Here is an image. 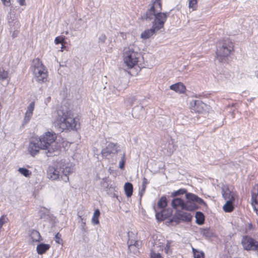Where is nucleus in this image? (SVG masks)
I'll list each match as a JSON object with an SVG mask.
<instances>
[{
    "instance_id": "42",
    "label": "nucleus",
    "mask_w": 258,
    "mask_h": 258,
    "mask_svg": "<svg viewBox=\"0 0 258 258\" xmlns=\"http://www.w3.org/2000/svg\"><path fill=\"white\" fill-rule=\"evenodd\" d=\"M55 238L56 239L55 241L56 243L60 244L62 241V239H61V235L59 233H57L55 235Z\"/></svg>"
},
{
    "instance_id": "11",
    "label": "nucleus",
    "mask_w": 258,
    "mask_h": 258,
    "mask_svg": "<svg viewBox=\"0 0 258 258\" xmlns=\"http://www.w3.org/2000/svg\"><path fill=\"white\" fill-rule=\"evenodd\" d=\"M119 151V146L117 144L109 143L106 148L102 149L101 154L103 157L108 158L112 155L117 154Z\"/></svg>"
},
{
    "instance_id": "36",
    "label": "nucleus",
    "mask_w": 258,
    "mask_h": 258,
    "mask_svg": "<svg viewBox=\"0 0 258 258\" xmlns=\"http://www.w3.org/2000/svg\"><path fill=\"white\" fill-rule=\"evenodd\" d=\"M35 104L34 102H32L28 106L27 111L26 112L30 113L33 114V112L34 109Z\"/></svg>"
},
{
    "instance_id": "53",
    "label": "nucleus",
    "mask_w": 258,
    "mask_h": 258,
    "mask_svg": "<svg viewBox=\"0 0 258 258\" xmlns=\"http://www.w3.org/2000/svg\"><path fill=\"white\" fill-rule=\"evenodd\" d=\"M257 77H258V74H257Z\"/></svg>"
},
{
    "instance_id": "13",
    "label": "nucleus",
    "mask_w": 258,
    "mask_h": 258,
    "mask_svg": "<svg viewBox=\"0 0 258 258\" xmlns=\"http://www.w3.org/2000/svg\"><path fill=\"white\" fill-rule=\"evenodd\" d=\"M206 105L201 100H195L191 102V111L198 113L202 112Z\"/></svg>"
},
{
    "instance_id": "18",
    "label": "nucleus",
    "mask_w": 258,
    "mask_h": 258,
    "mask_svg": "<svg viewBox=\"0 0 258 258\" xmlns=\"http://www.w3.org/2000/svg\"><path fill=\"white\" fill-rule=\"evenodd\" d=\"M158 31L154 26L152 25V27L149 29L145 30L141 33V37L143 39L149 38L151 36L155 34L156 32Z\"/></svg>"
},
{
    "instance_id": "7",
    "label": "nucleus",
    "mask_w": 258,
    "mask_h": 258,
    "mask_svg": "<svg viewBox=\"0 0 258 258\" xmlns=\"http://www.w3.org/2000/svg\"><path fill=\"white\" fill-rule=\"evenodd\" d=\"M150 8L147 11L143 18L146 20H151L154 19L158 11L162 10L161 0H152Z\"/></svg>"
},
{
    "instance_id": "30",
    "label": "nucleus",
    "mask_w": 258,
    "mask_h": 258,
    "mask_svg": "<svg viewBox=\"0 0 258 258\" xmlns=\"http://www.w3.org/2000/svg\"><path fill=\"white\" fill-rule=\"evenodd\" d=\"M186 189L184 188H180L178 190L172 192L171 196L173 198H175L177 196L186 194Z\"/></svg>"
},
{
    "instance_id": "5",
    "label": "nucleus",
    "mask_w": 258,
    "mask_h": 258,
    "mask_svg": "<svg viewBox=\"0 0 258 258\" xmlns=\"http://www.w3.org/2000/svg\"><path fill=\"white\" fill-rule=\"evenodd\" d=\"M140 54L135 51L131 46L126 47L123 51V60L130 68L134 67L138 62Z\"/></svg>"
},
{
    "instance_id": "19",
    "label": "nucleus",
    "mask_w": 258,
    "mask_h": 258,
    "mask_svg": "<svg viewBox=\"0 0 258 258\" xmlns=\"http://www.w3.org/2000/svg\"><path fill=\"white\" fill-rule=\"evenodd\" d=\"M170 89L180 93H184L185 91V87L181 83H177L171 85Z\"/></svg>"
},
{
    "instance_id": "50",
    "label": "nucleus",
    "mask_w": 258,
    "mask_h": 258,
    "mask_svg": "<svg viewBox=\"0 0 258 258\" xmlns=\"http://www.w3.org/2000/svg\"><path fill=\"white\" fill-rule=\"evenodd\" d=\"M192 250L194 255L196 254V252L199 253V252H200V251L198 250L197 249L194 248V247L192 248Z\"/></svg>"
},
{
    "instance_id": "29",
    "label": "nucleus",
    "mask_w": 258,
    "mask_h": 258,
    "mask_svg": "<svg viewBox=\"0 0 258 258\" xmlns=\"http://www.w3.org/2000/svg\"><path fill=\"white\" fill-rule=\"evenodd\" d=\"M8 76V72L4 70L2 68H0V81H3L6 80Z\"/></svg>"
},
{
    "instance_id": "17",
    "label": "nucleus",
    "mask_w": 258,
    "mask_h": 258,
    "mask_svg": "<svg viewBox=\"0 0 258 258\" xmlns=\"http://www.w3.org/2000/svg\"><path fill=\"white\" fill-rule=\"evenodd\" d=\"M222 196L224 199L227 201H234V194L227 187L222 188Z\"/></svg>"
},
{
    "instance_id": "46",
    "label": "nucleus",
    "mask_w": 258,
    "mask_h": 258,
    "mask_svg": "<svg viewBox=\"0 0 258 258\" xmlns=\"http://www.w3.org/2000/svg\"><path fill=\"white\" fill-rule=\"evenodd\" d=\"M78 215L79 217V218H80L81 222L83 224V225H85L86 224V219L84 217H83L82 215H80L79 212L78 213Z\"/></svg>"
},
{
    "instance_id": "28",
    "label": "nucleus",
    "mask_w": 258,
    "mask_h": 258,
    "mask_svg": "<svg viewBox=\"0 0 258 258\" xmlns=\"http://www.w3.org/2000/svg\"><path fill=\"white\" fill-rule=\"evenodd\" d=\"M18 171L22 175H23L24 176L26 177H30L32 173L30 171H29L28 169L25 168H19L18 169Z\"/></svg>"
},
{
    "instance_id": "26",
    "label": "nucleus",
    "mask_w": 258,
    "mask_h": 258,
    "mask_svg": "<svg viewBox=\"0 0 258 258\" xmlns=\"http://www.w3.org/2000/svg\"><path fill=\"white\" fill-rule=\"evenodd\" d=\"M100 215V212L99 209H96L95 210L93 217L92 218V223L95 224L97 225L99 223V221L98 220V218Z\"/></svg>"
},
{
    "instance_id": "21",
    "label": "nucleus",
    "mask_w": 258,
    "mask_h": 258,
    "mask_svg": "<svg viewBox=\"0 0 258 258\" xmlns=\"http://www.w3.org/2000/svg\"><path fill=\"white\" fill-rule=\"evenodd\" d=\"M124 189L127 197H131L133 195V185L130 182H126L124 184Z\"/></svg>"
},
{
    "instance_id": "44",
    "label": "nucleus",
    "mask_w": 258,
    "mask_h": 258,
    "mask_svg": "<svg viewBox=\"0 0 258 258\" xmlns=\"http://www.w3.org/2000/svg\"><path fill=\"white\" fill-rule=\"evenodd\" d=\"M204 252L202 251H200L198 254L194 255L195 258H204Z\"/></svg>"
},
{
    "instance_id": "12",
    "label": "nucleus",
    "mask_w": 258,
    "mask_h": 258,
    "mask_svg": "<svg viewBox=\"0 0 258 258\" xmlns=\"http://www.w3.org/2000/svg\"><path fill=\"white\" fill-rule=\"evenodd\" d=\"M40 150H42V148L38 141V139L35 138L31 139L28 147V153L32 156L34 157L39 153Z\"/></svg>"
},
{
    "instance_id": "1",
    "label": "nucleus",
    "mask_w": 258,
    "mask_h": 258,
    "mask_svg": "<svg viewBox=\"0 0 258 258\" xmlns=\"http://www.w3.org/2000/svg\"><path fill=\"white\" fill-rule=\"evenodd\" d=\"M57 116L54 125L59 132L66 130H77L78 122L73 116L71 111L66 106H61L57 110Z\"/></svg>"
},
{
    "instance_id": "6",
    "label": "nucleus",
    "mask_w": 258,
    "mask_h": 258,
    "mask_svg": "<svg viewBox=\"0 0 258 258\" xmlns=\"http://www.w3.org/2000/svg\"><path fill=\"white\" fill-rule=\"evenodd\" d=\"M233 49V45L230 42L219 43L216 51L217 59L220 62H224Z\"/></svg>"
},
{
    "instance_id": "32",
    "label": "nucleus",
    "mask_w": 258,
    "mask_h": 258,
    "mask_svg": "<svg viewBox=\"0 0 258 258\" xmlns=\"http://www.w3.org/2000/svg\"><path fill=\"white\" fill-rule=\"evenodd\" d=\"M201 234L206 237L209 238L212 235V233L209 229H203L201 230Z\"/></svg>"
},
{
    "instance_id": "9",
    "label": "nucleus",
    "mask_w": 258,
    "mask_h": 258,
    "mask_svg": "<svg viewBox=\"0 0 258 258\" xmlns=\"http://www.w3.org/2000/svg\"><path fill=\"white\" fill-rule=\"evenodd\" d=\"M168 15L169 13H162L161 11L157 12L155 16L154 20L152 22V25L156 28V30H159L163 28Z\"/></svg>"
},
{
    "instance_id": "2",
    "label": "nucleus",
    "mask_w": 258,
    "mask_h": 258,
    "mask_svg": "<svg viewBox=\"0 0 258 258\" xmlns=\"http://www.w3.org/2000/svg\"><path fill=\"white\" fill-rule=\"evenodd\" d=\"M186 202L178 198H174L171 202V206L175 209H181L187 211H194L199 208L198 204L206 206L205 201L198 196L192 194L187 193L185 195Z\"/></svg>"
},
{
    "instance_id": "23",
    "label": "nucleus",
    "mask_w": 258,
    "mask_h": 258,
    "mask_svg": "<svg viewBox=\"0 0 258 258\" xmlns=\"http://www.w3.org/2000/svg\"><path fill=\"white\" fill-rule=\"evenodd\" d=\"M74 167L71 163H68L67 165H63L62 167V173L63 174H69L74 171Z\"/></svg>"
},
{
    "instance_id": "35",
    "label": "nucleus",
    "mask_w": 258,
    "mask_h": 258,
    "mask_svg": "<svg viewBox=\"0 0 258 258\" xmlns=\"http://www.w3.org/2000/svg\"><path fill=\"white\" fill-rule=\"evenodd\" d=\"M32 116V114L26 112L24 118L23 124L24 125V124H26V123H27L30 120Z\"/></svg>"
},
{
    "instance_id": "4",
    "label": "nucleus",
    "mask_w": 258,
    "mask_h": 258,
    "mask_svg": "<svg viewBox=\"0 0 258 258\" xmlns=\"http://www.w3.org/2000/svg\"><path fill=\"white\" fill-rule=\"evenodd\" d=\"M31 68L34 78L37 82L42 83L47 81V70L39 58L33 60Z\"/></svg>"
},
{
    "instance_id": "10",
    "label": "nucleus",
    "mask_w": 258,
    "mask_h": 258,
    "mask_svg": "<svg viewBox=\"0 0 258 258\" xmlns=\"http://www.w3.org/2000/svg\"><path fill=\"white\" fill-rule=\"evenodd\" d=\"M167 204V202L166 197H162L157 203V207L159 209H161L162 210L161 211L157 212L155 209L156 212V217L158 221H162L168 216V215L164 214V211L163 210V209L166 207Z\"/></svg>"
},
{
    "instance_id": "33",
    "label": "nucleus",
    "mask_w": 258,
    "mask_h": 258,
    "mask_svg": "<svg viewBox=\"0 0 258 258\" xmlns=\"http://www.w3.org/2000/svg\"><path fill=\"white\" fill-rule=\"evenodd\" d=\"M125 162V154L124 153L121 157L120 160L119 162V167L121 169H123L124 167V164Z\"/></svg>"
},
{
    "instance_id": "25",
    "label": "nucleus",
    "mask_w": 258,
    "mask_h": 258,
    "mask_svg": "<svg viewBox=\"0 0 258 258\" xmlns=\"http://www.w3.org/2000/svg\"><path fill=\"white\" fill-rule=\"evenodd\" d=\"M196 223L199 225H202L204 223L205 216L201 212H197L196 214Z\"/></svg>"
},
{
    "instance_id": "20",
    "label": "nucleus",
    "mask_w": 258,
    "mask_h": 258,
    "mask_svg": "<svg viewBox=\"0 0 258 258\" xmlns=\"http://www.w3.org/2000/svg\"><path fill=\"white\" fill-rule=\"evenodd\" d=\"M50 247L48 244L40 243L36 247V250L39 254H43L45 253Z\"/></svg>"
},
{
    "instance_id": "31",
    "label": "nucleus",
    "mask_w": 258,
    "mask_h": 258,
    "mask_svg": "<svg viewBox=\"0 0 258 258\" xmlns=\"http://www.w3.org/2000/svg\"><path fill=\"white\" fill-rule=\"evenodd\" d=\"M136 100L137 99L135 96H131L126 99L125 103L127 106L131 107L134 105Z\"/></svg>"
},
{
    "instance_id": "39",
    "label": "nucleus",
    "mask_w": 258,
    "mask_h": 258,
    "mask_svg": "<svg viewBox=\"0 0 258 258\" xmlns=\"http://www.w3.org/2000/svg\"><path fill=\"white\" fill-rule=\"evenodd\" d=\"M140 242L138 241H135L134 243V248L132 249V251L134 252H135V251H137L138 249H139V247L140 246V244L139 243Z\"/></svg>"
},
{
    "instance_id": "15",
    "label": "nucleus",
    "mask_w": 258,
    "mask_h": 258,
    "mask_svg": "<svg viewBox=\"0 0 258 258\" xmlns=\"http://www.w3.org/2000/svg\"><path fill=\"white\" fill-rule=\"evenodd\" d=\"M47 177L52 180L59 179V172L53 167H49L47 171Z\"/></svg>"
},
{
    "instance_id": "40",
    "label": "nucleus",
    "mask_w": 258,
    "mask_h": 258,
    "mask_svg": "<svg viewBox=\"0 0 258 258\" xmlns=\"http://www.w3.org/2000/svg\"><path fill=\"white\" fill-rule=\"evenodd\" d=\"M64 42V39L62 37H57L55 38L54 40V42L56 44H58L59 43H63Z\"/></svg>"
},
{
    "instance_id": "37",
    "label": "nucleus",
    "mask_w": 258,
    "mask_h": 258,
    "mask_svg": "<svg viewBox=\"0 0 258 258\" xmlns=\"http://www.w3.org/2000/svg\"><path fill=\"white\" fill-rule=\"evenodd\" d=\"M197 0H189L188 7L189 8H192L193 10L195 9V7L197 6Z\"/></svg>"
},
{
    "instance_id": "34",
    "label": "nucleus",
    "mask_w": 258,
    "mask_h": 258,
    "mask_svg": "<svg viewBox=\"0 0 258 258\" xmlns=\"http://www.w3.org/2000/svg\"><path fill=\"white\" fill-rule=\"evenodd\" d=\"M150 258H163L160 253L156 252L154 250H151Z\"/></svg>"
},
{
    "instance_id": "45",
    "label": "nucleus",
    "mask_w": 258,
    "mask_h": 258,
    "mask_svg": "<svg viewBox=\"0 0 258 258\" xmlns=\"http://www.w3.org/2000/svg\"><path fill=\"white\" fill-rule=\"evenodd\" d=\"M171 242L167 241L166 246L164 247L165 252L167 253L170 249Z\"/></svg>"
},
{
    "instance_id": "22",
    "label": "nucleus",
    "mask_w": 258,
    "mask_h": 258,
    "mask_svg": "<svg viewBox=\"0 0 258 258\" xmlns=\"http://www.w3.org/2000/svg\"><path fill=\"white\" fill-rule=\"evenodd\" d=\"M30 236L31 237L33 241L39 242L42 240L41 237L39 232L35 230H32L30 233Z\"/></svg>"
},
{
    "instance_id": "52",
    "label": "nucleus",
    "mask_w": 258,
    "mask_h": 258,
    "mask_svg": "<svg viewBox=\"0 0 258 258\" xmlns=\"http://www.w3.org/2000/svg\"><path fill=\"white\" fill-rule=\"evenodd\" d=\"M63 47H64V45H63V44L62 43V44H61V49H63Z\"/></svg>"
},
{
    "instance_id": "49",
    "label": "nucleus",
    "mask_w": 258,
    "mask_h": 258,
    "mask_svg": "<svg viewBox=\"0 0 258 258\" xmlns=\"http://www.w3.org/2000/svg\"><path fill=\"white\" fill-rule=\"evenodd\" d=\"M18 2L21 6H24L25 5V0H18Z\"/></svg>"
},
{
    "instance_id": "48",
    "label": "nucleus",
    "mask_w": 258,
    "mask_h": 258,
    "mask_svg": "<svg viewBox=\"0 0 258 258\" xmlns=\"http://www.w3.org/2000/svg\"><path fill=\"white\" fill-rule=\"evenodd\" d=\"M121 89H113L112 90V93L115 94L116 95L118 96L119 95V91H120Z\"/></svg>"
},
{
    "instance_id": "16",
    "label": "nucleus",
    "mask_w": 258,
    "mask_h": 258,
    "mask_svg": "<svg viewBox=\"0 0 258 258\" xmlns=\"http://www.w3.org/2000/svg\"><path fill=\"white\" fill-rule=\"evenodd\" d=\"M175 218L177 219L175 221L177 223H179L180 220L189 222L191 220L192 216L188 213H178L176 214L175 217H174V219Z\"/></svg>"
},
{
    "instance_id": "43",
    "label": "nucleus",
    "mask_w": 258,
    "mask_h": 258,
    "mask_svg": "<svg viewBox=\"0 0 258 258\" xmlns=\"http://www.w3.org/2000/svg\"><path fill=\"white\" fill-rule=\"evenodd\" d=\"M60 178L61 180H63L65 182H67L69 180L68 174L66 175L62 174V175L60 176Z\"/></svg>"
},
{
    "instance_id": "38",
    "label": "nucleus",
    "mask_w": 258,
    "mask_h": 258,
    "mask_svg": "<svg viewBox=\"0 0 258 258\" xmlns=\"http://www.w3.org/2000/svg\"><path fill=\"white\" fill-rule=\"evenodd\" d=\"M135 240H131L130 238H129L128 241H127V244H128V250L130 251H132V249L134 248V243Z\"/></svg>"
},
{
    "instance_id": "24",
    "label": "nucleus",
    "mask_w": 258,
    "mask_h": 258,
    "mask_svg": "<svg viewBox=\"0 0 258 258\" xmlns=\"http://www.w3.org/2000/svg\"><path fill=\"white\" fill-rule=\"evenodd\" d=\"M234 201H227L225 204L223 206V210L226 212H231L234 209L233 202Z\"/></svg>"
},
{
    "instance_id": "3",
    "label": "nucleus",
    "mask_w": 258,
    "mask_h": 258,
    "mask_svg": "<svg viewBox=\"0 0 258 258\" xmlns=\"http://www.w3.org/2000/svg\"><path fill=\"white\" fill-rule=\"evenodd\" d=\"M37 139L42 150L45 151L48 157L55 155L58 153L60 146L56 142V136L55 133L47 132Z\"/></svg>"
},
{
    "instance_id": "27",
    "label": "nucleus",
    "mask_w": 258,
    "mask_h": 258,
    "mask_svg": "<svg viewBox=\"0 0 258 258\" xmlns=\"http://www.w3.org/2000/svg\"><path fill=\"white\" fill-rule=\"evenodd\" d=\"M148 183H149V182L148 181V179L144 177L143 179L142 188L139 192V195L141 197H142V196L145 192L146 186H147V185L148 184Z\"/></svg>"
},
{
    "instance_id": "41",
    "label": "nucleus",
    "mask_w": 258,
    "mask_h": 258,
    "mask_svg": "<svg viewBox=\"0 0 258 258\" xmlns=\"http://www.w3.org/2000/svg\"><path fill=\"white\" fill-rule=\"evenodd\" d=\"M106 39V37L104 34H101L99 36L98 38V42L99 43H104Z\"/></svg>"
},
{
    "instance_id": "8",
    "label": "nucleus",
    "mask_w": 258,
    "mask_h": 258,
    "mask_svg": "<svg viewBox=\"0 0 258 258\" xmlns=\"http://www.w3.org/2000/svg\"><path fill=\"white\" fill-rule=\"evenodd\" d=\"M241 244L246 250L256 251L258 252V242L248 236H244L241 240Z\"/></svg>"
},
{
    "instance_id": "51",
    "label": "nucleus",
    "mask_w": 258,
    "mask_h": 258,
    "mask_svg": "<svg viewBox=\"0 0 258 258\" xmlns=\"http://www.w3.org/2000/svg\"><path fill=\"white\" fill-rule=\"evenodd\" d=\"M85 225H83L81 227V230L83 232H86V228L85 227Z\"/></svg>"
},
{
    "instance_id": "47",
    "label": "nucleus",
    "mask_w": 258,
    "mask_h": 258,
    "mask_svg": "<svg viewBox=\"0 0 258 258\" xmlns=\"http://www.w3.org/2000/svg\"><path fill=\"white\" fill-rule=\"evenodd\" d=\"M3 4L7 7L10 6V0H1Z\"/></svg>"
},
{
    "instance_id": "14",
    "label": "nucleus",
    "mask_w": 258,
    "mask_h": 258,
    "mask_svg": "<svg viewBox=\"0 0 258 258\" xmlns=\"http://www.w3.org/2000/svg\"><path fill=\"white\" fill-rule=\"evenodd\" d=\"M251 204L258 215V186L251 191Z\"/></svg>"
}]
</instances>
